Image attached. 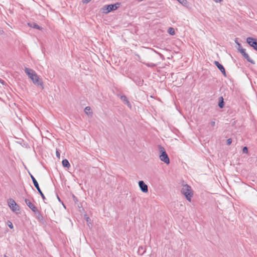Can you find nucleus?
I'll return each mask as SVG.
<instances>
[{"mask_svg":"<svg viewBox=\"0 0 257 257\" xmlns=\"http://www.w3.org/2000/svg\"><path fill=\"white\" fill-rule=\"evenodd\" d=\"M25 72L29 76V77L32 80L33 83L40 86L42 89L44 88L43 83L40 79L39 76L32 69L25 68Z\"/></svg>","mask_w":257,"mask_h":257,"instance_id":"1","label":"nucleus"},{"mask_svg":"<svg viewBox=\"0 0 257 257\" xmlns=\"http://www.w3.org/2000/svg\"><path fill=\"white\" fill-rule=\"evenodd\" d=\"M159 149L160 150V159L166 164H169L170 163V159L164 148L161 146H159Z\"/></svg>","mask_w":257,"mask_h":257,"instance_id":"2","label":"nucleus"},{"mask_svg":"<svg viewBox=\"0 0 257 257\" xmlns=\"http://www.w3.org/2000/svg\"><path fill=\"white\" fill-rule=\"evenodd\" d=\"M181 192L185 195L187 200L191 201L193 194L190 186L187 184L183 185L181 189Z\"/></svg>","mask_w":257,"mask_h":257,"instance_id":"3","label":"nucleus"},{"mask_svg":"<svg viewBox=\"0 0 257 257\" xmlns=\"http://www.w3.org/2000/svg\"><path fill=\"white\" fill-rule=\"evenodd\" d=\"M30 175H31V178L33 181V184H34L35 187L36 188L38 192L40 193L41 197H42L43 200L45 201L46 198H45L44 195L43 194V193H42V191L41 190L38 182L37 181L36 179L34 178V177L31 174Z\"/></svg>","mask_w":257,"mask_h":257,"instance_id":"4","label":"nucleus"},{"mask_svg":"<svg viewBox=\"0 0 257 257\" xmlns=\"http://www.w3.org/2000/svg\"><path fill=\"white\" fill-rule=\"evenodd\" d=\"M8 203L9 206L10 207V208L13 211L16 212L17 211L19 210V206L15 202L14 200H13L12 199H10L8 200Z\"/></svg>","mask_w":257,"mask_h":257,"instance_id":"5","label":"nucleus"},{"mask_svg":"<svg viewBox=\"0 0 257 257\" xmlns=\"http://www.w3.org/2000/svg\"><path fill=\"white\" fill-rule=\"evenodd\" d=\"M246 42L253 47L255 50H257V40L252 37H248L246 39Z\"/></svg>","mask_w":257,"mask_h":257,"instance_id":"6","label":"nucleus"},{"mask_svg":"<svg viewBox=\"0 0 257 257\" xmlns=\"http://www.w3.org/2000/svg\"><path fill=\"white\" fill-rule=\"evenodd\" d=\"M141 190L144 193L148 192V187L143 181H140L138 183Z\"/></svg>","mask_w":257,"mask_h":257,"instance_id":"7","label":"nucleus"},{"mask_svg":"<svg viewBox=\"0 0 257 257\" xmlns=\"http://www.w3.org/2000/svg\"><path fill=\"white\" fill-rule=\"evenodd\" d=\"M25 203L31 209V210L35 213L37 212V209L35 206L31 202V201L28 199H25Z\"/></svg>","mask_w":257,"mask_h":257,"instance_id":"8","label":"nucleus"},{"mask_svg":"<svg viewBox=\"0 0 257 257\" xmlns=\"http://www.w3.org/2000/svg\"><path fill=\"white\" fill-rule=\"evenodd\" d=\"M214 63L216 65V66L218 68V69L222 72L223 75L224 76H226L225 70L224 67L217 61H215Z\"/></svg>","mask_w":257,"mask_h":257,"instance_id":"9","label":"nucleus"},{"mask_svg":"<svg viewBox=\"0 0 257 257\" xmlns=\"http://www.w3.org/2000/svg\"><path fill=\"white\" fill-rule=\"evenodd\" d=\"M106 13H108L111 11L115 10L117 9V8H118V6H117L116 4H114V5H107L106 6Z\"/></svg>","mask_w":257,"mask_h":257,"instance_id":"10","label":"nucleus"},{"mask_svg":"<svg viewBox=\"0 0 257 257\" xmlns=\"http://www.w3.org/2000/svg\"><path fill=\"white\" fill-rule=\"evenodd\" d=\"M120 98L121 100L123 101V102L126 104L130 108H132V105L125 96L122 95L121 96Z\"/></svg>","mask_w":257,"mask_h":257,"instance_id":"11","label":"nucleus"},{"mask_svg":"<svg viewBox=\"0 0 257 257\" xmlns=\"http://www.w3.org/2000/svg\"><path fill=\"white\" fill-rule=\"evenodd\" d=\"M28 25L31 28H35L38 30L42 29V28L34 22L28 23Z\"/></svg>","mask_w":257,"mask_h":257,"instance_id":"12","label":"nucleus"},{"mask_svg":"<svg viewBox=\"0 0 257 257\" xmlns=\"http://www.w3.org/2000/svg\"><path fill=\"white\" fill-rule=\"evenodd\" d=\"M62 165L64 167L69 168L70 167V163L67 159H64L62 162Z\"/></svg>","mask_w":257,"mask_h":257,"instance_id":"13","label":"nucleus"},{"mask_svg":"<svg viewBox=\"0 0 257 257\" xmlns=\"http://www.w3.org/2000/svg\"><path fill=\"white\" fill-rule=\"evenodd\" d=\"M218 99H219L218 106L220 108H222L224 106L223 98V97L221 96V97H219Z\"/></svg>","mask_w":257,"mask_h":257,"instance_id":"14","label":"nucleus"},{"mask_svg":"<svg viewBox=\"0 0 257 257\" xmlns=\"http://www.w3.org/2000/svg\"><path fill=\"white\" fill-rule=\"evenodd\" d=\"M243 56L247 60V61L249 62L251 64H254V61L250 58L249 56L246 53L243 55Z\"/></svg>","mask_w":257,"mask_h":257,"instance_id":"15","label":"nucleus"},{"mask_svg":"<svg viewBox=\"0 0 257 257\" xmlns=\"http://www.w3.org/2000/svg\"><path fill=\"white\" fill-rule=\"evenodd\" d=\"M243 56L247 60V61L249 62L251 64H254V61L250 58L249 56L246 53L243 55Z\"/></svg>","mask_w":257,"mask_h":257,"instance_id":"16","label":"nucleus"},{"mask_svg":"<svg viewBox=\"0 0 257 257\" xmlns=\"http://www.w3.org/2000/svg\"><path fill=\"white\" fill-rule=\"evenodd\" d=\"M84 111L87 114H92L91 108L89 106H86L84 109Z\"/></svg>","mask_w":257,"mask_h":257,"instance_id":"17","label":"nucleus"},{"mask_svg":"<svg viewBox=\"0 0 257 257\" xmlns=\"http://www.w3.org/2000/svg\"><path fill=\"white\" fill-rule=\"evenodd\" d=\"M180 4H181L183 6L187 7L188 4V2L187 0H177Z\"/></svg>","mask_w":257,"mask_h":257,"instance_id":"18","label":"nucleus"},{"mask_svg":"<svg viewBox=\"0 0 257 257\" xmlns=\"http://www.w3.org/2000/svg\"><path fill=\"white\" fill-rule=\"evenodd\" d=\"M168 32L171 35H174L175 34V30L173 28L170 27L168 30Z\"/></svg>","mask_w":257,"mask_h":257,"instance_id":"19","label":"nucleus"},{"mask_svg":"<svg viewBox=\"0 0 257 257\" xmlns=\"http://www.w3.org/2000/svg\"><path fill=\"white\" fill-rule=\"evenodd\" d=\"M37 213V218L40 220H43V217L38 210H37V212L36 213Z\"/></svg>","mask_w":257,"mask_h":257,"instance_id":"20","label":"nucleus"},{"mask_svg":"<svg viewBox=\"0 0 257 257\" xmlns=\"http://www.w3.org/2000/svg\"><path fill=\"white\" fill-rule=\"evenodd\" d=\"M238 50L243 56L246 53L245 49L243 48L238 49Z\"/></svg>","mask_w":257,"mask_h":257,"instance_id":"21","label":"nucleus"},{"mask_svg":"<svg viewBox=\"0 0 257 257\" xmlns=\"http://www.w3.org/2000/svg\"><path fill=\"white\" fill-rule=\"evenodd\" d=\"M242 152L244 154H247L248 153V148L246 147H244L242 149Z\"/></svg>","mask_w":257,"mask_h":257,"instance_id":"22","label":"nucleus"},{"mask_svg":"<svg viewBox=\"0 0 257 257\" xmlns=\"http://www.w3.org/2000/svg\"><path fill=\"white\" fill-rule=\"evenodd\" d=\"M147 66L149 67H154L156 65L154 63H145Z\"/></svg>","mask_w":257,"mask_h":257,"instance_id":"23","label":"nucleus"},{"mask_svg":"<svg viewBox=\"0 0 257 257\" xmlns=\"http://www.w3.org/2000/svg\"><path fill=\"white\" fill-rule=\"evenodd\" d=\"M232 143L231 139H228L226 141V144L227 145H230Z\"/></svg>","mask_w":257,"mask_h":257,"instance_id":"24","label":"nucleus"},{"mask_svg":"<svg viewBox=\"0 0 257 257\" xmlns=\"http://www.w3.org/2000/svg\"><path fill=\"white\" fill-rule=\"evenodd\" d=\"M210 124L211 126H214L215 124V121H214V120H212L210 122Z\"/></svg>","mask_w":257,"mask_h":257,"instance_id":"25","label":"nucleus"},{"mask_svg":"<svg viewBox=\"0 0 257 257\" xmlns=\"http://www.w3.org/2000/svg\"><path fill=\"white\" fill-rule=\"evenodd\" d=\"M56 156L58 158H60V153L59 152V151L58 150L56 151Z\"/></svg>","mask_w":257,"mask_h":257,"instance_id":"26","label":"nucleus"},{"mask_svg":"<svg viewBox=\"0 0 257 257\" xmlns=\"http://www.w3.org/2000/svg\"><path fill=\"white\" fill-rule=\"evenodd\" d=\"M8 226L10 228H13V225L12 223L11 222H10V224H8Z\"/></svg>","mask_w":257,"mask_h":257,"instance_id":"27","label":"nucleus"},{"mask_svg":"<svg viewBox=\"0 0 257 257\" xmlns=\"http://www.w3.org/2000/svg\"><path fill=\"white\" fill-rule=\"evenodd\" d=\"M91 0H82V2L83 3H88Z\"/></svg>","mask_w":257,"mask_h":257,"instance_id":"28","label":"nucleus"},{"mask_svg":"<svg viewBox=\"0 0 257 257\" xmlns=\"http://www.w3.org/2000/svg\"><path fill=\"white\" fill-rule=\"evenodd\" d=\"M214 1H215L216 3H219V2H221L222 0H213Z\"/></svg>","mask_w":257,"mask_h":257,"instance_id":"29","label":"nucleus"},{"mask_svg":"<svg viewBox=\"0 0 257 257\" xmlns=\"http://www.w3.org/2000/svg\"><path fill=\"white\" fill-rule=\"evenodd\" d=\"M237 45H238V46L239 47V49L241 48V45H240V43H237Z\"/></svg>","mask_w":257,"mask_h":257,"instance_id":"30","label":"nucleus"},{"mask_svg":"<svg viewBox=\"0 0 257 257\" xmlns=\"http://www.w3.org/2000/svg\"><path fill=\"white\" fill-rule=\"evenodd\" d=\"M89 218L88 217H87V219H86L87 221V222H89Z\"/></svg>","mask_w":257,"mask_h":257,"instance_id":"31","label":"nucleus"},{"mask_svg":"<svg viewBox=\"0 0 257 257\" xmlns=\"http://www.w3.org/2000/svg\"><path fill=\"white\" fill-rule=\"evenodd\" d=\"M235 43H236V44H237V43H238V42L237 41V40H236L235 41Z\"/></svg>","mask_w":257,"mask_h":257,"instance_id":"32","label":"nucleus"},{"mask_svg":"<svg viewBox=\"0 0 257 257\" xmlns=\"http://www.w3.org/2000/svg\"><path fill=\"white\" fill-rule=\"evenodd\" d=\"M256 51H257V49H256Z\"/></svg>","mask_w":257,"mask_h":257,"instance_id":"33","label":"nucleus"}]
</instances>
